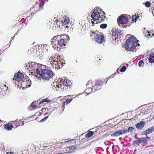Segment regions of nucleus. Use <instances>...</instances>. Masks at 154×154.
<instances>
[{
    "instance_id": "f257e3e1",
    "label": "nucleus",
    "mask_w": 154,
    "mask_h": 154,
    "mask_svg": "<svg viewBox=\"0 0 154 154\" xmlns=\"http://www.w3.org/2000/svg\"><path fill=\"white\" fill-rule=\"evenodd\" d=\"M139 41L136 38L132 36L126 40L125 48L128 51L136 52L139 49L140 44L137 43Z\"/></svg>"
},
{
    "instance_id": "f03ea898",
    "label": "nucleus",
    "mask_w": 154,
    "mask_h": 154,
    "mask_svg": "<svg viewBox=\"0 0 154 154\" xmlns=\"http://www.w3.org/2000/svg\"><path fill=\"white\" fill-rule=\"evenodd\" d=\"M34 73L36 77L40 78L41 76L43 79L47 80L52 78L55 74L51 70L46 69H37Z\"/></svg>"
},
{
    "instance_id": "7ed1b4c3",
    "label": "nucleus",
    "mask_w": 154,
    "mask_h": 154,
    "mask_svg": "<svg viewBox=\"0 0 154 154\" xmlns=\"http://www.w3.org/2000/svg\"><path fill=\"white\" fill-rule=\"evenodd\" d=\"M102 10L101 9L99 12L97 9H93L91 13V17L93 20V21H92V23H95L94 21H96V23H97L98 22L97 20H100L102 22L104 21L106 18V14L104 11H103V14L101 16L100 15V13H101V11Z\"/></svg>"
},
{
    "instance_id": "20e7f679",
    "label": "nucleus",
    "mask_w": 154,
    "mask_h": 154,
    "mask_svg": "<svg viewBox=\"0 0 154 154\" xmlns=\"http://www.w3.org/2000/svg\"><path fill=\"white\" fill-rule=\"evenodd\" d=\"M70 82L67 79H60V85L62 87L63 91H67L68 90L69 87L70 88Z\"/></svg>"
},
{
    "instance_id": "39448f33",
    "label": "nucleus",
    "mask_w": 154,
    "mask_h": 154,
    "mask_svg": "<svg viewBox=\"0 0 154 154\" xmlns=\"http://www.w3.org/2000/svg\"><path fill=\"white\" fill-rule=\"evenodd\" d=\"M128 21V18L123 15L119 16L117 19V22L119 26H120V24H123L122 26L124 28L126 27L127 26L124 24H127Z\"/></svg>"
},
{
    "instance_id": "423d86ee",
    "label": "nucleus",
    "mask_w": 154,
    "mask_h": 154,
    "mask_svg": "<svg viewBox=\"0 0 154 154\" xmlns=\"http://www.w3.org/2000/svg\"><path fill=\"white\" fill-rule=\"evenodd\" d=\"M29 68L31 69L32 71H33V72H31V74L33 75H35L34 72H35L36 70L37 69H39L37 68V64L35 62H31L30 63H29Z\"/></svg>"
},
{
    "instance_id": "0eeeda50",
    "label": "nucleus",
    "mask_w": 154,
    "mask_h": 154,
    "mask_svg": "<svg viewBox=\"0 0 154 154\" xmlns=\"http://www.w3.org/2000/svg\"><path fill=\"white\" fill-rule=\"evenodd\" d=\"M57 38V35L51 39V44L55 49H57V50L58 48H59V45H57L58 44Z\"/></svg>"
},
{
    "instance_id": "6e6552de",
    "label": "nucleus",
    "mask_w": 154,
    "mask_h": 154,
    "mask_svg": "<svg viewBox=\"0 0 154 154\" xmlns=\"http://www.w3.org/2000/svg\"><path fill=\"white\" fill-rule=\"evenodd\" d=\"M94 37L95 40L99 43H102L104 40V37L100 33L96 34Z\"/></svg>"
},
{
    "instance_id": "1a4fd4ad",
    "label": "nucleus",
    "mask_w": 154,
    "mask_h": 154,
    "mask_svg": "<svg viewBox=\"0 0 154 154\" xmlns=\"http://www.w3.org/2000/svg\"><path fill=\"white\" fill-rule=\"evenodd\" d=\"M57 36L58 39V41L57 45H59V48L63 46H65V39L63 37V36H61L60 35H57Z\"/></svg>"
},
{
    "instance_id": "9d476101",
    "label": "nucleus",
    "mask_w": 154,
    "mask_h": 154,
    "mask_svg": "<svg viewBox=\"0 0 154 154\" xmlns=\"http://www.w3.org/2000/svg\"><path fill=\"white\" fill-rule=\"evenodd\" d=\"M146 125L145 122L144 121H141L135 125L136 128L139 130L142 129Z\"/></svg>"
},
{
    "instance_id": "9b49d317",
    "label": "nucleus",
    "mask_w": 154,
    "mask_h": 154,
    "mask_svg": "<svg viewBox=\"0 0 154 154\" xmlns=\"http://www.w3.org/2000/svg\"><path fill=\"white\" fill-rule=\"evenodd\" d=\"M125 133L123 129L119 130L116 131L115 132L113 133L111 136L112 137H118L121 135L124 134Z\"/></svg>"
},
{
    "instance_id": "f8f14e48",
    "label": "nucleus",
    "mask_w": 154,
    "mask_h": 154,
    "mask_svg": "<svg viewBox=\"0 0 154 154\" xmlns=\"http://www.w3.org/2000/svg\"><path fill=\"white\" fill-rule=\"evenodd\" d=\"M101 83V81L100 80H98L96 81L95 85L92 87L93 88H95L94 91L99 90L101 89V87L100 85Z\"/></svg>"
},
{
    "instance_id": "ddd939ff",
    "label": "nucleus",
    "mask_w": 154,
    "mask_h": 154,
    "mask_svg": "<svg viewBox=\"0 0 154 154\" xmlns=\"http://www.w3.org/2000/svg\"><path fill=\"white\" fill-rule=\"evenodd\" d=\"M61 22L63 25L68 24L69 23V18L68 17H64L62 19Z\"/></svg>"
},
{
    "instance_id": "4468645a",
    "label": "nucleus",
    "mask_w": 154,
    "mask_h": 154,
    "mask_svg": "<svg viewBox=\"0 0 154 154\" xmlns=\"http://www.w3.org/2000/svg\"><path fill=\"white\" fill-rule=\"evenodd\" d=\"M154 131V127L152 126L148 128L146 131H144L143 133V134H147L152 132Z\"/></svg>"
},
{
    "instance_id": "2eb2a0df",
    "label": "nucleus",
    "mask_w": 154,
    "mask_h": 154,
    "mask_svg": "<svg viewBox=\"0 0 154 154\" xmlns=\"http://www.w3.org/2000/svg\"><path fill=\"white\" fill-rule=\"evenodd\" d=\"M139 139L140 144L142 143H144L147 142L148 140H149L150 137H141L139 138Z\"/></svg>"
},
{
    "instance_id": "dca6fc26",
    "label": "nucleus",
    "mask_w": 154,
    "mask_h": 154,
    "mask_svg": "<svg viewBox=\"0 0 154 154\" xmlns=\"http://www.w3.org/2000/svg\"><path fill=\"white\" fill-rule=\"evenodd\" d=\"M148 60L149 62L151 63H154V52L150 54Z\"/></svg>"
},
{
    "instance_id": "f3484780",
    "label": "nucleus",
    "mask_w": 154,
    "mask_h": 154,
    "mask_svg": "<svg viewBox=\"0 0 154 154\" xmlns=\"http://www.w3.org/2000/svg\"><path fill=\"white\" fill-rule=\"evenodd\" d=\"M23 75V74L22 73L18 72L17 74H15L14 75V79H15V80L18 81L19 78L22 76Z\"/></svg>"
},
{
    "instance_id": "a211bd4d",
    "label": "nucleus",
    "mask_w": 154,
    "mask_h": 154,
    "mask_svg": "<svg viewBox=\"0 0 154 154\" xmlns=\"http://www.w3.org/2000/svg\"><path fill=\"white\" fill-rule=\"evenodd\" d=\"M134 129L131 127H129L128 128V129L127 130H124L123 129L124 132L125 133V134L126 133H128V132H132L134 131Z\"/></svg>"
},
{
    "instance_id": "6ab92c4d",
    "label": "nucleus",
    "mask_w": 154,
    "mask_h": 154,
    "mask_svg": "<svg viewBox=\"0 0 154 154\" xmlns=\"http://www.w3.org/2000/svg\"><path fill=\"white\" fill-rule=\"evenodd\" d=\"M13 127V126L12 125H10L9 124H6L5 126V129L8 131L11 130Z\"/></svg>"
},
{
    "instance_id": "aec40b11",
    "label": "nucleus",
    "mask_w": 154,
    "mask_h": 154,
    "mask_svg": "<svg viewBox=\"0 0 154 154\" xmlns=\"http://www.w3.org/2000/svg\"><path fill=\"white\" fill-rule=\"evenodd\" d=\"M0 88L2 90V91H8V88L6 86V85H2L0 87Z\"/></svg>"
},
{
    "instance_id": "412c9836",
    "label": "nucleus",
    "mask_w": 154,
    "mask_h": 154,
    "mask_svg": "<svg viewBox=\"0 0 154 154\" xmlns=\"http://www.w3.org/2000/svg\"><path fill=\"white\" fill-rule=\"evenodd\" d=\"M94 131H89L88 133L86 134L85 137L88 138H89L92 136L94 134Z\"/></svg>"
},
{
    "instance_id": "4be33fe9",
    "label": "nucleus",
    "mask_w": 154,
    "mask_h": 154,
    "mask_svg": "<svg viewBox=\"0 0 154 154\" xmlns=\"http://www.w3.org/2000/svg\"><path fill=\"white\" fill-rule=\"evenodd\" d=\"M51 102V100L48 99V98H47L46 99H43L41 101H40L39 103V104H41L42 103H43L45 102H46L47 103H50Z\"/></svg>"
},
{
    "instance_id": "5701e85b",
    "label": "nucleus",
    "mask_w": 154,
    "mask_h": 154,
    "mask_svg": "<svg viewBox=\"0 0 154 154\" xmlns=\"http://www.w3.org/2000/svg\"><path fill=\"white\" fill-rule=\"evenodd\" d=\"M140 144V139H138L137 140L133 142V143H132V145L133 146H135L137 144L139 145Z\"/></svg>"
},
{
    "instance_id": "b1692460",
    "label": "nucleus",
    "mask_w": 154,
    "mask_h": 154,
    "mask_svg": "<svg viewBox=\"0 0 154 154\" xmlns=\"http://www.w3.org/2000/svg\"><path fill=\"white\" fill-rule=\"evenodd\" d=\"M93 88H88L86 89L85 91L86 93H88V94L91 93L92 91V90Z\"/></svg>"
},
{
    "instance_id": "393cba45",
    "label": "nucleus",
    "mask_w": 154,
    "mask_h": 154,
    "mask_svg": "<svg viewBox=\"0 0 154 154\" xmlns=\"http://www.w3.org/2000/svg\"><path fill=\"white\" fill-rule=\"evenodd\" d=\"M54 61L55 63V64L56 65V61H55V60H54ZM56 63H57V64L59 66H60V64H61V65L62 66H63V64L64 63H62V62H61V60H59V61L58 60L57 61V62H56Z\"/></svg>"
},
{
    "instance_id": "a878e982",
    "label": "nucleus",
    "mask_w": 154,
    "mask_h": 154,
    "mask_svg": "<svg viewBox=\"0 0 154 154\" xmlns=\"http://www.w3.org/2000/svg\"><path fill=\"white\" fill-rule=\"evenodd\" d=\"M148 33V35L152 37L154 35V30L149 31Z\"/></svg>"
},
{
    "instance_id": "bb28decb",
    "label": "nucleus",
    "mask_w": 154,
    "mask_h": 154,
    "mask_svg": "<svg viewBox=\"0 0 154 154\" xmlns=\"http://www.w3.org/2000/svg\"><path fill=\"white\" fill-rule=\"evenodd\" d=\"M73 98H72L71 99H66L65 101L63 103V104H67L69 103L72 100Z\"/></svg>"
},
{
    "instance_id": "cd10ccee",
    "label": "nucleus",
    "mask_w": 154,
    "mask_h": 154,
    "mask_svg": "<svg viewBox=\"0 0 154 154\" xmlns=\"http://www.w3.org/2000/svg\"><path fill=\"white\" fill-rule=\"evenodd\" d=\"M144 63L142 60H140L138 63V66L139 67H143Z\"/></svg>"
},
{
    "instance_id": "c85d7f7f",
    "label": "nucleus",
    "mask_w": 154,
    "mask_h": 154,
    "mask_svg": "<svg viewBox=\"0 0 154 154\" xmlns=\"http://www.w3.org/2000/svg\"><path fill=\"white\" fill-rule=\"evenodd\" d=\"M107 26V24L106 23H103L101 24L100 27L102 29H105Z\"/></svg>"
},
{
    "instance_id": "c756f323",
    "label": "nucleus",
    "mask_w": 154,
    "mask_h": 154,
    "mask_svg": "<svg viewBox=\"0 0 154 154\" xmlns=\"http://www.w3.org/2000/svg\"><path fill=\"white\" fill-rule=\"evenodd\" d=\"M126 69V67L125 66H122L120 70L121 72H124Z\"/></svg>"
},
{
    "instance_id": "7c9ffc66",
    "label": "nucleus",
    "mask_w": 154,
    "mask_h": 154,
    "mask_svg": "<svg viewBox=\"0 0 154 154\" xmlns=\"http://www.w3.org/2000/svg\"><path fill=\"white\" fill-rule=\"evenodd\" d=\"M145 5L146 7H149L150 6V3L149 2L147 1L145 2Z\"/></svg>"
},
{
    "instance_id": "2f4dec72",
    "label": "nucleus",
    "mask_w": 154,
    "mask_h": 154,
    "mask_svg": "<svg viewBox=\"0 0 154 154\" xmlns=\"http://www.w3.org/2000/svg\"><path fill=\"white\" fill-rule=\"evenodd\" d=\"M136 18V15H134L133 16H132V22L134 23V22H136L137 21Z\"/></svg>"
},
{
    "instance_id": "473e14b6",
    "label": "nucleus",
    "mask_w": 154,
    "mask_h": 154,
    "mask_svg": "<svg viewBox=\"0 0 154 154\" xmlns=\"http://www.w3.org/2000/svg\"><path fill=\"white\" fill-rule=\"evenodd\" d=\"M77 148V147L75 146H70L68 147L69 150H73Z\"/></svg>"
},
{
    "instance_id": "72a5a7b5",
    "label": "nucleus",
    "mask_w": 154,
    "mask_h": 154,
    "mask_svg": "<svg viewBox=\"0 0 154 154\" xmlns=\"http://www.w3.org/2000/svg\"><path fill=\"white\" fill-rule=\"evenodd\" d=\"M48 117H49V116H47L45 117L43 119H42L40 121H39V122H43L45 121L48 119Z\"/></svg>"
},
{
    "instance_id": "f704fd0d",
    "label": "nucleus",
    "mask_w": 154,
    "mask_h": 154,
    "mask_svg": "<svg viewBox=\"0 0 154 154\" xmlns=\"http://www.w3.org/2000/svg\"><path fill=\"white\" fill-rule=\"evenodd\" d=\"M39 7L40 8H42L43 7L44 5V3H43V2L41 1L39 3Z\"/></svg>"
},
{
    "instance_id": "c9c22d12",
    "label": "nucleus",
    "mask_w": 154,
    "mask_h": 154,
    "mask_svg": "<svg viewBox=\"0 0 154 154\" xmlns=\"http://www.w3.org/2000/svg\"><path fill=\"white\" fill-rule=\"evenodd\" d=\"M38 57L40 59H42L43 57V55L42 53H40L38 55Z\"/></svg>"
},
{
    "instance_id": "e433bc0d",
    "label": "nucleus",
    "mask_w": 154,
    "mask_h": 154,
    "mask_svg": "<svg viewBox=\"0 0 154 154\" xmlns=\"http://www.w3.org/2000/svg\"><path fill=\"white\" fill-rule=\"evenodd\" d=\"M31 80H29V79H28V82L27 83H29L28 84V87H30L31 85Z\"/></svg>"
},
{
    "instance_id": "4c0bfd02",
    "label": "nucleus",
    "mask_w": 154,
    "mask_h": 154,
    "mask_svg": "<svg viewBox=\"0 0 154 154\" xmlns=\"http://www.w3.org/2000/svg\"><path fill=\"white\" fill-rule=\"evenodd\" d=\"M92 83V81L91 80L89 81L86 84V86H87L88 85H89V84Z\"/></svg>"
},
{
    "instance_id": "58836bf2",
    "label": "nucleus",
    "mask_w": 154,
    "mask_h": 154,
    "mask_svg": "<svg viewBox=\"0 0 154 154\" xmlns=\"http://www.w3.org/2000/svg\"><path fill=\"white\" fill-rule=\"evenodd\" d=\"M56 86H57V87L58 88H61L62 89V88H63L62 87H61V85H60V83L59 85H57Z\"/></svg>"
},
{
    "instance_id": "ea45409f",
    "label": "nucleus",
    "mask_w": 154,
    "mask_h": 154,
    "mask_svg": "<svg viewBox=\"0 0 154 154\" xmlns=\"http://www.w3.org/2000/svg\"><path fill=\"white\" fill-rule=\"evenodd\" d=\"M6 154H15L13 152H8Z\"/></svg>"
},
{
    "instance_id": "a19ab883",
    "label": "nucleus",
    "mask_w": 154,
    "mask_h": 154,
    "mask_svg": "<svg viewBox=\"0 0 154 154\" xmlns=\"http://www.w3.org/2000/svg\"><path fill=\"white\" fill-rule=\"evenodd\" d=\"M33 49L34 48L30 50V51L31 52L32 54L33 53H35Z\"/></svg>"
},
{
    "instance_id": "79ce46f5",
    "label": "nucleus",
    "mask_w": 154,
    "mask_h": 154,
    "mask_svg": "<svg viewBox=\"0 0 154 154\" xmlns=\"http://www.w3.org/2000/svg\"><path fill=\"white\" fill-rule=\"evenodd\" d=\"M65 36H66V38H67V40H70L69 37L68 36L66 35Z\"/></svg>"
},
{
    "instance_id": "37998d69",
    "label": "nucleus",
    "mask_w": 154,
    "mask_h": 154,
    "mask_svg": "<svg viewBox=\"0 0 154 154\" xmlns=\"http://www.w3.org/2000/svg\"><path fill=\"white\" fill-rule=\"evenodd\" d=\"M17 33L14 35V36H13V37H12L11 39V40H13L14 39V38L15 37V36L17 35Z\"/></svg>"
},
{
    "instance_id": "c03bdc74",
    "label": "nucleus",
    "mask_w": 154,
    "mask_h": 154,
    "mask_svg": "<svg viewBox=\"0 0 154 154\" xmlns=\"http://www.w3.org/2000/svg\"><path fill=\"white\" fill-rule=\"evenodd\" d=\"M11 41L10 43H11ZM10 44L11 43H10V44L9 45H6L5 46V47H7V48H9L10 46Z\"/></svg>"
},
{
    "instance_id": "a18cd8bd",
    "label": "nucleus",
    "mask_w": 154,
    "mask_h": 154,
    "mask_svg": "<svg viewBox=\"0 0 154 154\" xmlns=\"http://www.w3.org/2000/svg\"><path fill=\"white\" fill-rule=\"evenodd\" d=\"M72 152H65V153H72Z\"/></svg>"
},
{
    "instance_id": "49530a36",
    "label": "nucleus",
    "mask_w": 154,
    "mask_h": 154,
    "mask_svg": "<svg viewBox=\"0 0 154 154\" xmlns=\"http://www.w3.org/2000/svg\"><path fill=\"white\" fill-rule=\"evenodd\" d=\"M37 105H34L33 106V108H36V107H37Z\"/></svg>"
},
{
    "instance_id": "de8ad7c7",
    "label": "nucleus",
    "mask_w": 154,
    "mask_h": 154,
    "mask_svg": "<svg viewBox=\"0 0 154 154\" xmlns=\"http://www.w3.org/2000/svg\"><path fill=\"white\" fill-rule=\"evenodd\" d=\"M114 77V76H113V75H110V77L109 78V79L110 78H113Z\"/></svg>"
},
{
    "instance_id": "09e8293b",
    "label": "nucleus",
    "mask_w": 154,
    "mask_h": 154,
    "mask_svg": "<svg viewBox=\"0 0 154 154\" xmlns=\"http://www.w3.org/2000/svg\"><path fill=\"white\" fill-rule=\"evenodd\" d=\"M94 34V35L95 36V33H94V32H93V34ZM93 35L91 34V37H92V36Z\"/></svg>"
},
{
    "instance_id": "8fccbe9b",
    "label": "nucleus",
    "mask_w": 154,
    "mask_h": 154,
    "mask_svg": "<svg viewBox=\"0 0 154 154\" xmlns=\"http://www.w3.org/2000/svg\"><path fill=\"white\" fill-rule=\"evenodd\" d=\"M139 17V16H136V19H137V20Z\"/></svg>"
},
{
    "instance_id": "3c124183",
    "label": "nucleus",
    "mask_w": 154,
    "mask_h": 154,
    "mask_svg": "<svg viewBox=\"0 0 154 154\" xmlns=\"http://www.w3.org/2000/svg\"><path fill=\"white\" fill-rule=\"evenodd\" d=\"M24 122L23 121L22 123V124L21 126H23V125H24Z\"/></svg>"
},
{
    "instance_id": "603ef678",
    "label": "nucleus",
    "mask_w": 154,
    "mask_h": 154,
    "mask_svg": "<svg viewBox=\"0 0 154 154\" xmlns=\"http://www.w3.org/2000/svg\"><path fill=\"white\" fill-rule=\"evenodd\" d=\"M45 109V108H42V111H43V110H44V109Z\"/></svg>"
},
{
    "instance_id": "864d4df0",
    "label": "nucleus",
    "mask_w": 154,
    "mask_h": 154,
    "mask_svg": "<svg viewBox=\"0 0 154 154\" xmlns=\"http://www.w3.org/2000/svg\"><path fill=\"white\" fill-rule=\"evenodd\" d=\"M152 119H154V116H153V118H152Z\"/></svg>"
},
{
    "instance_id": "5fc2aeb1",
    "label": "nucleus",
    "mask_w": 154,
    "mask_h": 154,
    "mask_svg": "<svg viewBox=\"0 0 154 154\" xmlns=\"http://www.w3.org/2000/svg\"><path fill=\"white\" fill-rule=\"evenodd\" d=\"M26 67H27V65H26Z\"/></svg>"
},
{
    "instance_id": "6e6d98bb",
    "label": "nucleus",
    "mask_w": 154,
    "mask_h": 154,
    "mask_svg": "<svg viewBox=\"0 0 154 154\" xmlns=\"http://www.w3.org/2000/svg\"><path fill=\"white\" fill-rule=\"evenodd\" d=\"M27 69H28V70H29V69H28V68H27Z\"/></svg>"
}]
</instances>
